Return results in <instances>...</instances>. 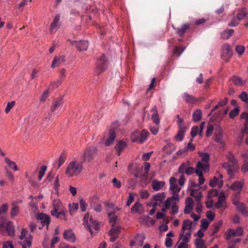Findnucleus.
Returning a JSON list of instances; mask_svg holds the SVG:
<instances>
[{
	"mask_svg": "<svg viewBox=\"0 0 248 248\" xmlns=\"http://www.w3.org/2000/svg\"><path fill=\"white\" fill-rule=\"evenodd\" d=\"M21 200L14 201L12 203V207L10 211V216L11 217H13L17 215L19 212L18 204L21 202Z\"/></svg>",
	"mask_w": 248,
	"mask_h": 248,
	"instance_id": "nucleus-15",
	"label": "nucleus"
},
{
	"mask_svg": "<svg viewBox=\"0 0 248 248\" xmlns=\"http://www.w3.org/2000/svg\"><path fill=\"white\" fill-rule=\"evenodd\" d=\"M190 194L195 199L197 202H201L203 196L201 191L197 189H192L191 190Z\"/></svg>",
	"mask_w": 248,
	"mask_h": 248,
	"instance_id": "nucleus-27",
	"label": "nucleus"
},
{
	"mask_svg": "<svg viewBox=\"0 0 248 248\" xmlns=\"http://www.w3.org/2000/svg\"><path fill=\"white\" fill-rule=\"evenodd\" d=\"M218 194V191L217 189H212L208 191V198L209 199L216 197Z\"/></svg>",
	"mask_w": 248,
	"mask_h": 248,
	"instance_id": "nucleus-52",
	"label": "nucleus"
},
{
	"mask_svg": "<svg viewBox=\"0 0 248 248\" xmlns=\"http://www.w3.org/2000/svg\"><path fill=\"white\" fill-rule=\"evenodd\" d=\"M63 237L65 239L71 242H74L76 239L75 234L71 230L65 231L63 233Z\"/></svg>",
	"mask_w": 248,
	"mask_h": 248,
	"instance_id": "nucleus-24",
	"label": "nucleus"
},
{
	"mask_svg": "<svg viewBox=\"0 0 248 248\" xmlns=\"http://www.w3.org/2000/svg\"><path fill=\"white\" fill-rule=\"evenodd\" d=\"M90 232L91 234H92V228H93L95 230H98L99 229V225L96 220L93 219L92 218H90L89 223L88 225L85 227Z\"/></svg>",
	"mask_w": 248,
	"mask_h": 248,
	"instance_id": "nucleus-20",
	"label": "nucleus"
},
{
	"mask_svg": "<svg viewBox=\"0 0 248 248\" xmlns=\"http://www.w3.org/2000/svg\"><path fill=\"white\" fill-rule=\"evenodd\" d=\"M209 223L205 219H202L201 220V228L203 230H206L208 226Z\"/></svg>",
	"mask_w": 248,
	"mask_h": 248,
	"instance_id": "nucleus-60",
	"label": "nucleus"
},
{
	"mask_svg": "<svg viewBox=\"0 0 248 248\" xmlns=\"http://www.w3.org/2000/svg\"><path fill=\"white\" fill-rule=\"evenodd\" d=\"M145 240V236L143 234H138L135 238L136 245L138 246H142L144 241Z\"/></svg>",
	"mask_w": 248,
	"mask_h": 248,
	"instance_id": "nucleus-40",
	"label": "nucleus"
},
{
	"mask_svg": "<svg viewBox=\"0 0 248 248\" xmlns=\"http://www.w3.org/2000/svg\"><path fill=\"white\" fill-rule=\"evenodd\" d=\"M37 219L40 220L43 226L46 225L48 227L50 222L49 216L43 213H40L38 215Z\"/></svg>",
	"mask_w": 248,
	"mask_h": 248,
	"instance_id": "nucleus-18",
	"label": "nucleus"
},
{
	"mask_svg": "<svg viewBox=\"0 0 248 248\" xmlns=\"http://www.w3.org/2000/svg\"><path fill=\"white\" fill-rule=\"evenodd\" d=\"M148 135V132L145 129H143L141 132H140V143H142L144 142L147 140Z\"/></svg>",
	"mask_w": 248,
	"mask_h": 248,
	"instance_id": "nucleus-43",
	"label": "nucleus"
},
{
	"mask_svg": "<svg viewBox=\"0 0 248 248\" xmlns=\"http://www.w3.org/2000/svg\"><path fill=\"white\" fill-rule=\"evenodd\" d=\"M70 43L73 45H76L78 49L80 51L87 50L89 45L87 41L84 40H80L78 42L75 41H71Z\"/></svg>",
	"mask_w": 248,
	"mask_h": 248,
	"instance_id": "nucleus-16",
	"label": "nucleus"
},
{
	"mask_svg": "<svg viewBox=\"0 0 248 248\" xmlns=\"http://www.w3.org/2000/svg\"><path fill=\"white\" fill-rule=\"evenodd\" d=\"M215 207L216 208L226 207V196L223 191H221L219 194L217 202L215 203Z\"/></svg>",
	"mask_w": 248,
	"mask_h": 248,
	"instance_id": "nucleus-14",
	"label": "nucleus"
},
{
	"mask_svg": "<svg viewBox=\"0 0 248 248\" xmlns=\"http://www.w3.org/2000/svg\"><path fill=\"white\" fill-rule=\"evenodd\" d=\"M214 129V140L216 142L219 143L222 145H223L224 144V141L223 139V133L221 128L219 126L217 125L215 126Z\"/></svg>",
	"mask_w": 248,
	"mask_h": 248,
	"instance_id": "nucleus-10",
	"label": "nucleus"
},
{
	"mask_svg": "<svg viewBox=\"0 0 248 248\" xmlns=\"http://www.w3.org/2000/svg\"><path fill=\"white\" fill-rule=\"evenodd\" d=\"M233 32L234 31L232 29L226 30L221 33V37L224 39H228L232 35Z\"/></svg>",
	"mask_w": 248,
	"mask_h": 248,
	"instance_id": "nucleus-45",
	"label": "nucleus"
},
{
	"mask_svg": "<svg viewBox=\"0 0 248 248\" xmlns=\"http://www.w3.org/2000/svg\"><path fill=\"white\" fill-rule=\"evenodd\" d=\"M108 134V137L106 140L105 145L106 146H109L113 142L116 138V134L114 131L112 129L109 130Z\"/></svg>",
	"mask_w": 248,
	"mask_h": 248,
	"instance_id": "nucleus-21",
	"label": "nucleus"
},
{
	"mask_svg": "<svg viewBox=\"0 0 248 248\" xmlns=\"http://www.w3.org/2000/svg\"><path fill=\"white\" fill-rule=\"evenodd\" d=\"M186 128H179L177 134L175 136V139L176 141H181L184 139V134L186 132Z\"/></svg>",
	"mask_w": 248,
	"mask_h": 248,
	"instance_id": "nucleus-35",
	"label": "nucleus"
},
{
	"mask_svg": "<svg viewBox=\"0 0 248 248\" xmlns=\"http://www.w3.org/2000/svg\"><path fill=\"white\" fill-rule=\"evenodd\" d=\"M54 209L51 211L52 216L56 217L57 218L60 217V214H64V207L61 202L59 200H55L53 201Z\"/></svg>",
	"mask_w": 248,
	"mask_h": 248,
	"instance_id": "nucleus-6",
	"label": "nucleus"
},
{
	"mask_svg": "<svg viewBox=\"0 0 248 248\" xmlns=\"http://www.w3.org/2000/svg\"><path fill=\"white\" fill-rule=\"evenodd\" d=\"M15 101H11V102L8 103L7 104V106L6 107L5 111L6 113H8L11 108L15 106Z\"/></svg>",
	"mask_w": 248,
	"mask_h": 248,
	"instance_id": "nucleus-61",
	"label": "nucleus"
},
{
	"mask_svg": "<svg viewBox=\"0 0 248 248\" xmlns=\"http://www.w3.org/2000/svg\"><path fill=\"white\" fill-rule=\"evenodd\" d=\"M222 224H223V221L222 220H220L218 222V223L217 224H216L215 225V226L213 229L212 235H214L217 232L219 228L221 227V226L222 225Z\"/></svg>",
	"mask_w": 248,
	"mask_h": 248,
	"instance_id": "nucleus-56",
	"label": "nucleus"
},
{
	"mask_svg": "<svg viewBox=\"0 0 248 248\" xmlns=\"http://www.w3.org/2000/svg\"><path fill=\"white\" fill-rule=\"evenodd\" d=\"M49 93V89H47L46 90L44 91L41 95V97L40 98V101L42 102H45L46 100V99L48 96Z\"/></svg>",
	"mask_w": 248,
	"mask_h": 248,
	"instance_id": "nucleus-49",
	"label": "nucleus"
},
{
	"mask_svg": "<svg viewBox=\"0 0 248 248\" xmlns=\"http://www.w3.org/2000/svg\"><path fill=\"white\" fill-rule=\"evenodd\" d=\"M246 16V12L245 9L240 10L237 15L236 17H234L233 19L230 22L229 25L231 27H234L237 26L239 21L243 19Z\"/></svg>",
	"mask_w": 248,
	"mask_h": 248,
	"instance_id": "nucleus-13",
	"label": "nucleus"
},
{
	"mask_svg": "<svg viewBox=\"0 0 248 248\" xmlns=\"http://www.w3.org/2000/svg\"><path fill=\"white\" fill-rule=\"evenodd\" d=\"M18 237L19 239L18 243L22 247L30 248L31 246L32 237L28 230L22 229Z\"/></svg>",
	"mask_w": 248,
	"mask_h": 248,
	"instance_id": "nucleus-4",
	"label": "nucleus"
},
{
	"mask_svg": "<svg viewBox=\"0 0 248 248\" xmlns=\"http://www.w3.org/2000/svg\"><path fill=\"white\" fill-rule=\"evenodd\" d=\"M166 198V193L165 192L158 193L154 196L153 200L156 203H163L164 201Z\"/></svg>",
	"mask_w": 248,
	"mask_h": 248,
	"instance_id": "nucleus-22",
	"label": "nucleus"
},
{
	"mask_svg": "<svg viewBox=\"0 0 248 248\" xmlns=\"http://www.w3.org/2000/svg\"><path fill=\"white\" fill-rule=\"evenodd\" d=\"M8 207L7 203L2 204L0 207V215L6 213L8 210Z\"/></svg>",
	"mask_w": 248,
	"mask_h": 248,
	"instance_id": "nucleus-59",
	"label": "nucleus"
},
{
	"mask_svg": "<svg viewBox=\"0 0 248 248\" xmlns=\"http://www.w3.org/2000/svg\"><path fill=\"white\" fill-rule=\"evenodd\" d=\"M190 166L189 161L182 163L179 168V172L180 173L184 174L187 168Z\"/></svg>",
	"mask_w": 248,
	"mask_h": 248,
	"instance_id": "nucleus-46",
	"label": "nucleus"
},
{
	"mask_svg": "<svg viewBox=\"0 0 248 248\" xmlns=\"http://www.w3.org/2000/svg\"><path fill=\"white\" fill-rule=\"evenodd\" d=\"M4 160L5 163L10 168L13 169L15 171L18 170L17 166L15 162L11 161L8 157H5Z\"/></svg>",
	"mask_w": 248,
	"mask_h": 248,
	"instance_id": "nucleus-41",
	"label": "nucleus"
},
{
	"mask_svg": "<svg viewBox=\"0 0 248 248\" xmlns=\"http://www.w3.org/2000/svg\"><path fill=\"white\" fill-rule=\"evenodd\" d=\"M202 117V111L200 109L195 110L192 114L193 120L194 122L199 121Z\"/></svg>",
	"mask_w": 248,
	"mask_h": 248,
	"instance_id": "nucleus-44",
	"label": "nucleus"
},
{
	"mask_svg": "<svg viewBox=\"0 0 248 248\" xmlns=\"http://www.w3.org/2000/svg\"><path fill=\"white\" fill-rule=\"evenodd\" d=\"M78 203L77 202H73L69 204V213L71 215H73L74 214L78 209Z\"/></svg>",
	"mask_w": 248,
	"mask_h": 248,
	"instance_id": "nucleus-39",
	"label": "nucleus"
},
{
	"mask_svg": "<svg viewBox=\"0 0 248 248\" xmlns=\"http://www.w3.org/2000/svg\"><path fill=\"white\" fill-rule=\"evenodd\" d=\"M131 139L132 142H140V131H136L134 132L131 136Z\"/></svg>",
	"mask_w": 248,
	"mask_h": 248,
	"instance_id": "nucleus-47",
	"label": "nucleus"
},
{
	"mask_svg": "<svg viewBox=\"0 0 248 248\" xmlns=\"http://www.w3.org/2000/svg\"><path fill=\"white\" fill-rule=\"evenodd\" d=\"M232 51L229 44L223 45L221 49V58L225 61L228 62L232 57Z\"/></svg>",
	"mask_w": 248,
	"mask_h": 248,
	"instance_id": "nucleus-9",
	"label": "nucleus"
},
{
	"mask_svg": "<svg viewBox=\"0 0 248 248\" xmlns=\"http://www.w3.org/2000/svg\"><path fill=\"white\" fill-rule=\"evenodd\" d=\"M200 130L199 127L197 126H194L192 128L190 134L192 138H194L198 134L199 135Z\"/></svg>",
	"mask_w": 248,
	"mask_h": 248,
	"instance_id": "nucleus-55",
	"label": "nucleus"
},
{
	"mask_svg": "<svg viewBox=\"0 0 248 248\" xmlns=\"http://www.w3.org/2000/svg\"><path fill=\"white\" fill-rule=\"evenodd\" d=\"M233 204L236 206L239 211H240L241 213H242L243 214L247 213V210L245 205L243 203L239 202H236L235 201V200H233Z\"/></svg>",
	"mask_w": 248,
	"mask_h": 248,
	"instance_id": "nucleus-37",
	"label": "nucleus"
},
{
	"mask_svg": "<svg viewBox=\"0 0 248 248\" xmlns=\"http://www.w3.org/2000/svg\"><path fill=\"white\" fill-rule=\"evenodd\" d=\"M207 170H203L202 169L196 168L195 172L196 174L199 176V178L198 180V186H200L205 182V179L203 176V171H205Z\"/></svg>",
	"mask_w": 248,
	"mask_h": 248,
	"instance_id": "nucleus-23",
	"label": "nucleus"
},
{
	"mask_svg": "<svg viewBox=\"0 0 248 248\" xmlns=\"http://www.w3.org/2000/svg\"><path fill=\"white\" fill-rule=\"evenodd\" d=\"M108 232L109 235H116L120 232L121 228L119 226H114Z\"/></svg>",
	"mask_w": 248,
	"mask_h": 248,
	"instance_id": "nucleus-48",
	"label": "nucleus"
},
{
	"mask_svg": "<svg viewBox=\"0 0 248 248\" xmlns=\"http://www.w3.org/2000/svg\"><path fill=\"white\" fill-rule=\"evenodd\" d=\"M184 99L187 102H192L195 100V98L191 95L185 93L183 95Z\"/></svg>",
	"mask_w": 248,
	"mask_h": 248,
	"instance_id": "nucleus-51",
	"label": "nucleus"
},
{
	"mask_svg": "<svg viewBox=\"0 0 248 248\" xmlns=\"http://www.w3.org/2000/svg\"><path fill=\"white\" fill-rule=\"evenodd\" d=\"M242 156L245 163L242 166V170L244 172H248V151H246L243 154Z\"/></svg>",
	"mask_w": 248,
	"mask_h": 248,
	"instance_id": "nucleus-30",
	"label": "nucleus"
},
{
	"mask_svg": "<svg viewBox=\"0 0 248 248\" xmlns=\"http://www.w3.org/2000/svg\"><path fill=\"white\" fill-rule=\"evenodd\" d=\"M83 170V163L79 159H74L67 167L65 173L68 177L78 175Z\"/></svg>",
	"mask_w": 248,
	"mask_h": 248,
	"instance_id": "nucleus-1",
	"label": "nucleus"
},
{
	"mask_svg": "<svg viewBox=\"0 0 248 248\" xmlns=\"http://www.w3.org/2000/svg\"><path fill=\"white\" fill-rule=\"evenodd\" d=\"M245 49V46H237L235 47V51L239 55H242L244 52Z\"/></svg>",
	"mask_w": 248,
	"mask_h": 248,
	"instance_id": "nucleus-62",
	"label": "nucleus"
},
{
	"mask_svg": "<svg viewBox=\"0 0 248 248\" xmlns=\"http://www.w3.org/2000/svg\"><path fill=\"white\" fill-rule=\"evenodd\" d=\"M179 195H172L168 197L163 202V206L167 209L171 208L172 215H175L178 212V207L177 204L179 202Z\"/></svg>",
	"mask_w": 248,
	"mask_h": 248,
	"instance_id": "nucleus-3",
	"label": "nucleus"
},
{
	"mask_svg": "<svg viewBox=\"0 0 248 248\" xmlns=\"http://www.w3.org/2000/svg\"><path fill=\"white\" fill-rule=\"evenodd\" d=\"M143 208L142 204L139 202H136L131 208V211L132 213L141 214L143 212Z\"/></svg>",
	"mask_w": 248,
	"mask_h": 248,
	"instance_id": "nucleus-32",
	"label": "nucleus"
},
{
	"mask_svg": "<svg viewBox=\"0 0 248 248\" xmlns=\"http://www.w3.org/2000/svg\"><path fill=\"white\" fill-rule=\"evenodd\" d=\"M223 175L220 173L217 177L215 176L210 180L209 186L211 187L217 186L218 188H221L223 185Z\"/></svg>",
	"mask_w": 248,
	"mask_h": 248,
	"instance_id": "nucleus-12",
	"label": "nucleus"
},
{
	"mask_svg": "<svg viewBox=\"0 0 248 248\" xmlns=\"http://www.w3.org/2000/svg\"><path fill=\"white\" fill-rule=\"evenodd\" d=\"M108 217L109 223L111 224L112 227H113L115 226L117 221V216L114 213H109L108 215Z\"/></svg>",
	"mask_w": 248,
	"mask_h": 248,
	"instance_id": "nucleus-42",
	"label": "nucleus"
},
{
	"mask_svg": "<svg viewBox=\"0 0 248 248\" xmlns=\"http://www.w3.org/2000/svg\"><path fill=\"white\" fill-rule=\"evenodd\" d=\"M61 81H54L50 83V84L49 85L48 89H54L58 88L61 84Z\"/></svg>",
	"mask_w": 248,
	"mask_h": 248,
	"instance_id": "nucleus-57",
	"label": "nucleus"
},
{
	"mask_svg": "<svg viewBox=\"0 0 248 248\" xmlns=\"http://www.w3.org/2000/svg\"><path fill=\"white\" fill-rule=\"evenodd\" d=\"M198 154L201 157V160L197 163L196 168L208 170L209 168V154L202 152H199Z\"/></svg>",
	"mask_w": 248,
	"mask_h": 248,
	"instance_id": "nucleus-5",
	"label": "nucleus"
},
{
	"mask_svg": "<svg viewBox=\"0 0 248 248\" xmlns=\"http://www.w3.org/2000/svg\"><path fill=\"white\" fill-rule=\"evenodd\" d=\"M47 167L46 166H42L39 171V177H38V180L39 181H40L42 180V178L43 177L46 170Z\"/></svg>",
	"mask_w": 248,
	"mask_h": 248,
	"instance_id": "nucleus-54",
	"label": "nucleus"
},
{
	"mask_svg": "<svg viewBox=\"0 0 248 248\" xmlns=\"http://www.w3.org/2000/svg\"><path fill=\"white\" fill-rule=\"evenodd\" d=\"M152 114L151 116V119L156 125H158L160 123V119L159 118L158 112L156 110V107L155 106L152 110Z\"/></svg>",
	"mask_w": 248,
	"mask_h": 248,
	"instance_id": "nucleus-28",
	"label": "nucleus"
},
{
	"mask_svg": "<svg viewBox=\"0 0 248 248\" xmlns=\"http://www.w3.org/2000/svg\"><path fill=\"white\" fill-rule=\"evenodd\" d=\"M108 67V62L105 55H102L97 61L95 68V73L99 75L104 71Z\"/></svg>",
	"mask_w": 248,
	"mask_h": 248,
	"instance_id": "nucleus-8",
	"label": "nucleus"
},
{
	"mask_svg": "<svg viewBox=\"0 0 248 248\" xmlns=\"http://www.w3.org/2000/svg\"><path fill=\"white\" fill-rule=\"evenodd\" d=\"M6 231L10 236H14L15 234V226L12 221L9 220L6 224Z\"/></svg>",
	"mask_w": 248,
	"mask_h": 248,
	"instance_id": "nucleus-25",
	"label": "nucleus"
},
{
	"mask_svg": "<svg viewBox=\"0 0 248 248\" xmlns=\"http://www.w3.org/2000/svg\"><path fill=\"white\" fill-rule=\"evenodd\" d=\"M62 104V99L60 98L55 100L52 106L50 107V112H54L58 108H59Z\"/></svg>",
	"mask_w": 248,
	"mask_h": 248,
	"instance_id": "nucleus-29",
	"label": "nucleus"
},
{
	"mask_svg": "<svg viewBox=\"0 0 248 248\" xmlns=\"http://www.w3.org/2000/svg\"><path fill=\"white\" fill-rule=\"evenodd\" d=\"M79 203L81 210L82 212L85 211L87 207V204L86 203L85 201L83 199H81L79 201Z\"/></svg>",
	"mask_w": 248,
	"mask_h": 248,
	"instance_id": "nucleus-63",
	"label": "nucleus"
},
{
	"mask_svg": "<svg viewBox=\"0 0 248 248\" xmlns=\"http://www.w3.org/2000/svg\"><path fill=\"white\" fill-rule=\"evenodd\" d=\"M2 248H14L12 241H7L3 243Z\"/></svg>",
	"mask_w": 248,
	"mask_h": 248,
	"instance_id": "nucleus-64",
	"label": "nucleus"
},
{
	"mask_svg": "<svg viewBox=\"0 0 248 248\" xmlns=\"http://www.w3.org/2000/svg\"><path fill=\"white\" fill-rule=\"evenodd\" d=\"M95 153L96 149L94 148L87 149L81 155L79 160L82 161V163L84 162L88 163L93 158Z\"/></svg>",
	"mask_w": 248,
	"mask_h": 248,
	"instance_id": "nucleus-7",
	"label": "nucleus"
},
{
	"mask_svg": "<svg viewBox=\"0 0 248 248\" xmlns=\"http://www.w3.org/2000/svg\"><path fill=\"white\" fill-rule=\"evenodd\" d=\"M125 147L126 143L123 140H120L117 143L114 148L117 151L118 155H120L121 151L124 150Z\"/></svg>",
	"mask_w": 248,
	"mask_h": 248,
	"instance_id": "nucleus-34",
	"label": "nucleus"
},
{
	"mask_svg": "<svg viewBox=\"0 0 248 248\" xmlns=\"http://www.w3.org/2000/svg\"><path fill=\"white\" fill-rule=\"evenodd\" d=\"M181 188L177 185V179L174 177H170V190L173 195H179V192Z\"/></svg>",
	"mask_w": 248,
	"mask_h": 248,
	"instance_id": "nucleus-11",
	"label": "nucleus"
},
{
	"mask_svg": "<svg viewBox=\"0 0 248 248\" xmlns=\"http://www.w3.org/2000/svg\"><path fill=\"white\" fill-rule=\"evenodd\" d=\"M227 157L228 161L230 163L232 164V166L234 168H237L238 167L237 161L232 153H229L227 155Z\"/></svg>",
	"mask_w": 248,
	"mask_h": 248,
	"instance_id": "nucleus-36",
	"label": "nucleus"
},
{
	"mask_svg": "<svg viewBox=\"0 0 248 248\" xmlns=\"http://www.w3.org/2000/svg\"><path fill=\"white\" fill-rule=\"evenodd\" d=\"M165 185V182L162 181H158L157 180H154L152 182V188L155 191L160 190Z\"/></svg>",
	"mask_w": 248,
	"mask_h": 248,
	"instance_id": "nucleus-26",
	"label": "nucleus"
},
{
	"mask_svg": "<svg viewBox=\"0 0 248 248\" xmlns=\"http://www.w3.org/2000/svg\"><path fill=\"white\" fill-rule=\"evenodd\" d=\"M239 112V109L238 108H235L232 110L229 113V116L231 118H234L237 115Z\"/></svg>",
	"mask_w": 248,
	"mask_h": 248,
	"instance_id": "nucleus-58",
	"label": "nucleus"
},
{
	"mask_svg": "<svg viewBox=\"0 0 248 248\" xmlns=\"http://www.w3.org/2000/svg\"><path fill=\"white\" fill-rule=\"evenodd\" d=\"M59 20H60V16H58V15H57L51 25V27H50V31L51 32H55L58 29V27H59Z\"/></svg>",
	"mask_w": 248,
	"mask_h": 248,
	"instance_id": "nucleus-31",
	"label": "nucleus"
},
{
	"mask_svg": "<svg viewBox=\"0 0 248 248\" xmlns=\"http://www.w3.org/2000/svg\"><path fill=\"white\" fill-rule=\"evenodd\" d=\"M192 222L188 219L183 221L182 228L179 234V239L188 242L191 238Z\"/></svg>",
	"mask_w": 248,
	"mask_h": 248,
	"instance_id": "nucleus-2",
	"label": "nucleus"
},
{
	"mask_svg": "<svg viewBox=\"0 0 248 248\" xmlns=\"http://www.w3.org/2000/svg\"><path fill=\"white\" fill-rule=\"evenodd\" d=\"M65 62V56L63 55L55 56L52 61L51 68L58 67L61 64Z\"/></svg>",
	"mask_w": 248,
	"mask_h": 248,
	"instance_id": "nucleus-19",
	"label": "nucleus"
},
{
	"mask_svg": "<svg viewBox=\"0 0 248 248\" xmlns=\"http://www.w3.org/2000/svg\"><path fill=\"white\" fill-rule=\"evenodd\" d=\"M232 80L235 84L238 86L243 85L244 84V81L242 78L239 77H232Z\"/></svg>",
	"mask_w": 248,
	"mask_h": 248,
	"instance_id": "nucleus-50",
	"label": "nucleus"
},
{
	"mask_svg": "<svg viewBox=\"0 0 248 248\" xmlns=\"http://www.w3.org/2000/svg\"><path fill=\"white\" fill-rule=\"evenodd\" d=\"M189 26L187 24L184 25L180 29H178L177 33L180 36L183 35L186 31L188 29Z\"/></svg>",
	"mask_w": 248,
	"mask_h": 248,
	"instance_id": "nucleus-53",
	"label": "nucleus"
},
{
	"mask_svg": "<svg viewBox=\"0 0 248 248\" xmlns=\"http://www.w3.org/2000/svg\"><path fill=\"white\" fill-rule=\"evenodd\" d=\"M243 232V229L241 227L237 228L235 230L231 229L228 230L227 239H230L231 237L233 236H240L242 235Z\"/></svg>",
	"mask_w": 248,
	"mask_h": 248,
	"instance_id": "nucleus-17",
	"label": "nucleus"
},
{
	"mask_svg": "<svg viewBox=\"0 0 248 248\" xmlns=\"http://www.w3.org/2000/svg\"><path fill=\"white\" fill-rule=\"evenodd\" d=\"M243 181H237L233 183L231 186V188L233 190L240 192L243 186Z\"/></svg>",
	"mask_w": 248,
	"mask_h": 248,
	"instance_id": "nucleus-33",
	"label": "nucleus"
},
{
	"mask_svg": "<svg viewBox=\"0 0 248 248\" xmlns=\"http://www.w3.org/2000/svg\"><path fill=\"white\" fill-rule=\"evenodd\" d=\"M192 140V139L188 143L187 146L186 148H185L183 150H179V151H178L177 155H180L183 153H185V152H187V151L188 149L190 150L191 151H193L194 150H195V146L191 143Z\"/></svg>",
	"mask_w": 248,
	"mask_h": 248,
	"instance_id": "nucleus-38",
	"label": "nucleus"
}]
</instances>
